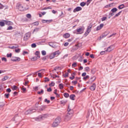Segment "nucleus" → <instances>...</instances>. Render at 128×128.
Returning <instances> with one entry per match:
<instances>
[{"label":"nucleus","mask_w":128,"mask_h":128,"mask_svg":"<svg viewBox=\"0 0 128 128\" xmlns=\"http://www.w3.org/2000/svg\"><path fill=\"white\" fill-rule=\"evenodd\" d=\"M86 2H82L80 4V6H86Z\"/></svg>","instance_id":"nucleus-34"},{"label":"nucleus","mask_w":128,"mask_h":128,"mask_svg":"<svg viewBox=\"0 0 128 128\" xmlns=\"http://www.w3.org/2000/svg\"><path fill=\"white\" fill-rule=\"evenodd\" d=\"M124 8V4H122L118 6V8H119V10H122Z\"/></svg>","instance_id":"nucleus-21"},{"label":"nucleus","mask_w":128,"mask_h":128,"mask_svg":"<svg viewBox=\"0 0 128 128\" xmlns=\"http://www.w3.org/2000/svg\"><path fill=\"white\" fill-rule=\"evenodd\" d=\"M62 122V119L60 117L56 118L54 120V122L52 124V128H56L58 126V124H60Z\"/></svg>","instance_id":"nucleus-1"},{"label":"nucleus","mask_w":128,"mask_h":128,"mask_svg":"<svg viewBox=\"0 0 128 128\" xmlns=\"http://www.w3.org/2000/svg\"><path fill=\"white\" fill-rule=\"evenodd\" d=\"M64 98H68L70 96V94H68V93H64Z\"/></svg>","instance_id":"nucleus-27"},{"label":"nucleus","mask_w":128,"mask_h":128,"mask_svg":"<svg viewBox=\"0 0 128 128\" xmlns=\"http://www.w3.org/2000/svg\"><path fill=\"white\" fill-rule=\"evenodd\" d=\"M96 78V76H94L90 78V80L91 82H94Z\"/></svg>","instance_id":"nucleus-22"},{"label":"nucleus","mask_w":128,"mask_h":128,"mask_svg":"<svg viewBox=\"0 0 128 128\" xmlns=\"http://www.w3.org/2000/svg\"><path fill=\"white\" fill-rule=\"evenodd\" d=\"M111 12H118V8H114L111 10Z\"/></svg>","instance_id":"nucleus-25"},{"label":"nucleus","mask_w":128,"mask_h":128,"mask_svg":"<svg viewBox=\"0 0 128 128\" xmlns=\"http://www.w3.org/2000/svg\"><path fill=\"white\" fill-rule=\"evenodd\" d=\"M54 54V56H60V50L56 51L53 53Z\"/></svg>","instance_id":"nucleus-16"},{"label":"nucleus","mask_w":128,"mask_h":128,"mask_svg":"<svg viewBox=\"0 0 128 128\" xmlns=\"http://www.w3.org/2000/svg\"><path fill=\"white\" fill-rule=\"evenodd\" d=\"M26 16L28 18H32V15L30 14H26Z\"/></svg>","instance_id":"nucleus-46"},{"label":"nucleus","mask_w":128,"mask_h":128,"mask_svg":"<svg viewBox=\"0 0 128 128\" xmlns=\"http://www.w3.org/2000/svg\"><path fill=\"white\" fill-rule=\"evenodd\" d=\"M96 85L94 83L92 85L90 88V90L94 92L96 90Z\"/></svg>","instance_id":"nucleus-9"},{"label":"nucleus","mask_w":128,"mask_h":128,"mask_svg":"<svg viewBox=\"0 0 128 128\" xmlns=\"http://www.w3.org/2000/svg\"><path fill=\"white\" fill-rule=\"evenodd\" d=\"M76 66H77L76 62H74V63H73L72 64V66L73 68H76Z\"/></svg>","instance_id":"nucleus-50"},{"label":"nucleus","mask_w":128,"mask_h":128,"mask_svg":"<svg viewBox=\"0 0 128 128\" xmlns=\"http://www.w3.org/2000/svg\"><path fill=\"white\" fill-rule=\"evenodd\" d=\"M2 62H6V58L3 57L2 58Z\"/></svg>","instance_id":"nucleus-59"},{"label":"nucleus","mask_w":128,"mask_h":128,"mask_svg":"<svg viewBox=\"0 0 128 128\" xmlns=\"http://www.w3.org/2000/svg\"><path fill=\"white\" fill-rule=\"evenodd\" d=\"M106 17H102V18H101V20L102 22H104V20H106Z\"/></svg>","instance_id":"nucleus-51"},{"label":"nucleus","mask_w":128,"mask_h":128,"mask_svg":"<svg viewBox=\"0 0 128 128\" xmlns=\"http://www.w3.org/2000/svg\"><path fill=\"white\" fill-rule=\"evenodd\" d=\"M34 26H38V22H34Z\"/></svg>","instance_id":"nucleus-64"},{"label":"nucleus","mask_w":128,"mask_h":128,"mask_svg":"<svg viewBox=\"0 0 128 128\" xmlns=\"http://www.w3.org/2000/svg\"><path fill=\"white\" fill-rule=\"evenodd\" d=\"M4 8V6L0 3V10H2Z\"/></svg>","instance_id":"nucleus-49"},{"label":"nucleus","mask_w":128,"mask_h":128,"mask_svg":"<svg viewBox=\"0 0 128 128\" xmlns=\"http://www.w3.org/2000/svg\"><path fill=\"white\" fill-rule=\"evenodd\" d=\"M92 2V0H88L86 2V6H89Z\"/></svg>","instance_id":"nucleus-37"},{"label":"nucleus","mask_w":128,"mask_h":128,"mask_svg":"<svg viewBox=\"0 0 128 128\" xmlns=\"http://www.w3.org/2000/svg\"><path fill=\"white\" fill-rule=\"evenodd\" d=\"M38 30H40V28H36L34 30L32 33L34 34V32H38Z\"/></svg>","instance_id":"nucleus-28"},{"label":"nucleus","mask_w":128,"mask_h":128,"mask_svg":"<svg viewBox=\"0 0 128 128\" xmlns=\"http://www.w3.org/2000/svg\"><path fill=\"white\" fill-rule=\"evenodd\" d=\"M44 92V90L42 89L40 92H38V94H43Z\"/></svg>","instance_id":"nucleus-36"},{"label":"nucleus","mask_w":128,"mask_h":128,"mask_svg":"<svg viewBox=\"0 0 128 128\" xmlns=\"http://www.w3.org/2000/svg\"><path fill=\"white\" fill-rule=\"evenodd\" d=\"M36 56H36L40 58V52L38 51H36L35 52Z\"/></svg>","instance_id":"nucleus-23"},{"label":"nucleus","mask_w":128,"mask_h":128,"mask_svg":"<svg viewBox=\"0 0 128 128\" xmlns=\"http://www.w3.org/2000/svg\"><path fill=\"white\" fill-rule=\"evenodd\" d=\"M16 52L18 53L20 52V49L18 48V49H16L15 50Z\"/></svg>","instance_id":"nucleus-55"},{"label":"nucleus","mask_w":128,"mask_h":128,"mask_svg":"<svg viewBox=\"0 0 128 128\" xmlns=\"http://www.w3.org/2000/svg\"><path fill=\"white\" fill-rule=\"evenodd\" d=\"M54 84H56L54 82H52L50 84H49V86H54Z\"/></svg>","instance_id":"nucleus-38"},{"label":"nucleus","mask_w":128,"mask_h":128,"mask_svg":"<svg viewBox=\"0 0 128 128\" xmlns=\"http://www.w3.org/2000/svg\"><path fill=\"white\" fill-rule=\"evenodd\" d=\"M28 54V52L26 51H23V53H22L23 56H26V54Z\"/></svg>","instance_id":"nucleus-53"},{"label":"nucleus","mask_w":128,"mask_h":128,"mask_svg":"<svg viewBox=\"0 0 128 128\" xmlns=\"http://www.w3.org/2000/svg\"><path fill=\"white\" fill-rule=\"evenodd\" d=\"M91 74H96V70L94 68L92 69Z\"/></svg>","instance_id":"nucleus-45"},{"label":"nucleus","mask_w":128,"mask_h":128,"mask_svg":"<svg viewBox=\"0 0 128 128\" xmlns=\"http://www.w3.org/2000/svg\"><path fill=\"white\" fill-rule=\"evenodd\" d=\"M16 8H17V10H20L21 12L22 10H25L24 7V6L20 3L17 4L16 6Z\"/></svg>","instance_id":"nucleus-4"},{"label":"nucleus","mask_w":128,"mask_h":128,"mask_svg":"<svg viewBox=\"0 0 128 128\" xmlns=\"http://www.w3.org/2000/svg\"><path fill=\"white\" fill-rule=\"evenodd\" d=\"M104 24H100V25L99 26H98L96 28V30H102V28H104Z\"/></svg>","instance_id":"nucleus-11"},{"label":"nucleus","mask_w":128,"mask_h":128,"mask_svg":"<svg viewBox=\"0 0 128 128\" xmlns=\"http://www.w3.org/2000/svg\"><path fill=\"white\" fill-rule=\"evenodd\" d=\"M18 88V86H12V90H16Z\"/></svg>","instance_id":"nucleus-35"},{"label":"nucleus","mask_w":128,"mask_h":128,"mask_svg":"<svg viewBox=\"0 0 128 128\" xmlns=\"http://www.w3.org/2000/svg\"><path fill=\"white\" fill-rule=\"evenodd\" d=\"M87 78H90V76L88 75L86 76L85 77L83 78V80H87Z\"/></svg>","instance_id":"nucleus-43"},{"label":"nucleus","mask_w":128,"mask_h":128,"mask_svg":"<svg viewBox=\"0 0 128 128\" xmlns=\"http://www.w3.org/2000/svg\"><path fill=\"white\" fill-rule=\"evenodd\" d=\"M31 47L32 48H36V43H33L31 44Z\"/></svg>","instance_id":"nucleus-29"},{"label":"nucleus","mask_w":128,"mask_h":128,"mask_svg":"<svg viewBox=\"0 0 128 128\" xmlns=\"http://www.w3.org/2000/svg\"><path fill=\"white\" fill-rule=\"evenodd\" d=\"M30 38V33L28 32L25 34V36L24 38V40L26 41L28 40V38Z\"/></svg>","instance_id":"nucleus-5"},{"label":"nucleus","mask_w":128,"mask_h":128,"mask_svg":"<svg viewBox=\"0 0 128 128\" xmlns=\"http://www.w3.org/2000/svg\"><path fill=\"white\" fill-rule=\"evenodd\" d=\"M44 102H46V104H50V100H48V98H46L44 100Z\"/></svg>","instance_id":"nucleus-44"},{"label":"nucleus","mask_w":128,"mask_h":128,"mask_svg":"<svg viewBox=\"0 0 128 128\" xmlns=\"http://www.w3.org/2000/svg\"><path fill=\"white\" fill-rule=\"evenodd\" d=\"M47 92H52V88H48L47 89Z\"/></svg>","instance_id":"nucleus-61"},{"label":"nucleus","mask_w":128,"mask_h":128,"mask_svg":"<svg viewBox=\"0 0 128 128\" xmlns=\"http://www.w3.org/2000/svg\"><path fill=\"white\" fill-rule=\"evenodd\" d=\"M66 102H68V101L64 100H62L60 102V104L62 106H64Z\"/></svg>","instance_id":"nucleus-19"},{"label":"nucleus","mask_w":128,"mask_h":128,"mask_svg":"<svg viewBox=\"0 0 128 128\" xmlns=\"http://www.w3.org/2000/svg\"><path fill=\"white\" fill-rule=\"evenodd\" d=\"M84 27H80L79 28L76 30V32H78L76 34H84Z\"/></svg>","instance_id":"nucleus-3"},{"label":"nucleus","mask_w":128,"mask_h":128,"mask_svg":"<svg viewBox=\"0 0 128 128\" xmlns=\"http://www.w3.org/2000/svg\"><path fill=\"white\" fill-rule=\"evenodd\" d=\"M34 110H27L25 114H32V112H34Z\"/></svg>","instance_id":"nucleus-15"},{"label":"nucleus","mask_w":128,"mask_h":128,"mask_svg":"<svg viewBox=\"0 0 128 128\" xmlns=\"http://www.w3.org/2000/svg\"><path fill=\"white\" fill-rule=\"evenodd\" d=\"M4 96L6 98H8V96H10V94H5Z\"/></svg>","instance_id":"nucleus-47"},{"label":"nucleus","mask_w":128,"mask_h":128,"mask_svg":"<svg viewBox=\"0 0 128 128\" xmlns=\"http://www.w3.org/2000/svg\"><path fill=\"white\" fill-rule=\"evenodd\" d=\"M90 58H94V54H90Z\"/></svg>","instance_id":"nucleus-62"},{"label":"nucleus","mask_w":128,"mask_h":128,"mask_svg":"<svg viewBox=\"0 0 128 128\" xmlns=\"http://www.w3.org/2000/svg\"><path fill=\"white\" fill-rule=\"evenodd\" d=\"M70 34L68 33H66L65 34H64V38H70Z\"/></svg>","instance_id":"nucleus-20"},{"label":"nucleus","mask_w":128,"mask_h":128,"mask_svg":"<svg viewBox=\"0 0 128 128\" xmlns=\"http://www.w3.org/2000/svg\"><path fill=\"white\" fill-rule=\"evenodd\" d=\"M82 7L80 6H77L76 8H75L73 12H80V10H82Z\"/></svg>","instance_id":"nucleus-10"},{"label":"nucleus","mask_w":128,"mask_h":128,"mask_svg":"<svg viewBox=\"0 0 128 128\" xmlns=\"http://www.w3.org/2000/svg\"><path fill=\"white\" fill-rule=\"evenodd\" d=\"M44 82H50V78H48V77L44 78Z\"/></svg>","instance_id":"nucleus-39"},{"label":"nucleus","mask_w":128,"mask_h":128,"mask_svg":"<svg viewBox=\"0 0 128 128\" xmlns=\"http://www.w3.org/2000/svg\"><path fill=\"white\" fill-rule=\"evenodd\" d=\"M3 22H4L6 26H12L14 24V23H12V22L10 20H4Z\"/></svg>","instance_id":"nucleus-6"},{"label":"nucleus","mask_w":128,"mask_h":128,"mask_svg":"<svg viewBox=\"0 0 128 128\" xmlns=\"http://www.w3.org/2000/svg\"><path fill=\"white\" fill-rule=\"evenodd\" d=\"M42 54L43 56H46V50H42Z\"/></svg>","instance_id":"nucleus-41"},{"label":"nucleus","mask_w":128,"mask_h":128,"mask_svg":"<svg viewBox=\"0 0 128 128\" xmlns=\"http://www.w3.org/2000/svg\"><path fill=\"white\" fill-rule=\"evenodd\" d=\"M54 94L56 95V96L57 98H60V95L58 94L56 92H54Z\"/></svg>","instance_id":"nucleus-58"},{"label":"nucleus","mask_w":128,"mask_h":128,"mask_svg":"<svg viewBox=\"0 0 128 128\" xmlns=\"http://www.w3.org/2000/svg\"><path fill=\"white\" fill-rule=\"evenodd\" d=\"M12 53L8 54H6L7 58H12Z\"/></svg>","instance_id":"nucleus-42"},{"label":"nucleus","mask_w":128,"mask_h":128,"mask_svg":"<svg viewBox=\"0 0 128 128\" xmlns=\"http://www.w3.org/2000/svg\"><path fill=\"white\" fill-rule=\"evenodd\" d=\"M59 88H60V90H62V88H64V84H59Z\"/></svg>","instance_id":"nucleus-31"},{"label":"nucleus","mask_w":128,"mask_h":128,"mask_svg":"<svg viewBox=\"0 0 128 128\" xmlns=\"http://www.w3.org/2000/svg\"><path fill=\"white\" fill-rule=\"evenodd\" d=\"M110 6H112V4H109L108 5H106L104 8H110Z\"/></svg>","instance_id":"nucleus-52"},{"label":"nucleus","mask_w":128,"mask_h":128,"mask_svg":"<svg viewBox=\"0 0 128 128\" xmlns=\"http://www.w3.org/2000/svg\"><path fill=\"white\" fill-rule=\"evenodd\" d=\"M6 91L7 92H12V90H10V88H8L6 90Z\"/></svg>","instance_id":"nucleus-57"},{"label":"nucleus","mask_w":128,"mask_h":128,"mask_svg":"<svg viewBox=\"0 0 128 128\" xmlns=\"http://www.w3.org/2000/svg\"><path fill=\"white\" fill-rule=\"evenodd\" d=\"M64 76V78H68V72H66Z\"/></svg>","instance_id":"nucleus-54"},{"label":"nucleus","mask_w":128,"mask_h":128,"mask_svg":"<svg viewBox=\"0 0 128 128\" xmlns=\"http://www.w3.org/2000/svg\"><path fill=\"white\" fill-rule=\"evenodd\" d=\"M92 25H90L89 26H88L86 29V31L88 32H90L92 30Z\"/></svg>","instance_id":"nucleus-17"},{"label":"nucleus","mask_w":128,"mask_h":128,"mask_svg":"<svg viewBox=\"0 0 128 128\" xmlns=\"http://www.w3.org/2000/svg\"><path fill=\"white\" fill-rule=\"evenodd\" d=\"M46 118V114L40 115L35 118V120H36V122H40V120H44V118Z\"/></svg>","instance_id":"nucleus-2"},{"label":"nucleus","mask_w":128,"mask_h":128,"mask_svg":"<svg viewBox=\"0 0 128 128\" xmlns=\"http://www.w3.org/2000/svg\"><path fill=\"white\" fill-rule=\"evenodd\" d=\"M5 24H6V23H4V22H0V26H4Z\"/></svg>","instance_id":"nucleus-32"},{"label":"nucleus","mask_w":128,"mask_h":128,"mask_svg":"<svg viewBox=\"0 0 128 128\" xmlns=\"http://www.w3.org/2000/svg\"><path fill=\"white\" fill-rule=\"evenodd\" d=\"M70 110H70V106H68V114H69V116H70V114H72V113L70 112Z\"/></svg>","instance_id":"nucleus-26"},{"label":"nucleus","mask_w":128,"mask_h":128,"mask_svg":"<svg viewBox=\"0 0 128 128\" xmlns=\"http://www.w3.org/2000/svg\"><path fill=\"white\" fill-rule=\"evenodd\" d=\"M70 114H68L66 116V117H65V120H66V121H68V120H70V118H72V115H70V116H68Z\"/></svg>","instance_id":"nucleus-12"},{"label":"nucleus","mask_w":128,"mask_h":128,"mask_svg":"<svg viewBox=\"0 0 128 128\" xmlns=\"http://www.w3.org/2000/svg\"><path fill=\"white\" fill-rule=\"evenodd\" d=\"M12 62H20V57L12 56L11 58Z\"/></svg>","instance_id":"nucleus-7"},{"label":"nucleus","mask_w":128,"mask_h":128,"mask_svg":"<svg viewBox=\"0 0 128 128\" xmlns=\"http://www.w3.org/2000/svg\"><path fill=\"white\" fill-rule=\"evenodd\" d=\"M90 34V32H88V31H86L85 33H84V36H88V34Z\"/></svg>","instance_id":"nucleus-63"},{"label":"nucleus","mask_w":128,"mask_h":128,"mask_svg":"<svg viewBox=\"0 0 128 128\" xmlns=\"http://www.w3.org/2000/svg\"><path fill=\"white\" fill-rule=\"evenodd\" d=\"M84 70H86V72H90V67L88 66L84 68Z\"/></svg>","instance_id":"nucleus-48"},{"label":"nucleus","mask_w":128,"mask_h":128,"mask_svg":"<svg viewBox=\"0 0 128 128\" xmlns=\"http://www.w3.org/2000/svg\"><path fill=\"white\" fill-rule=\"evenodd\" d=\"M54 56H54V53L53 54L52 53L50 54V60H52V58H54Z\"/></svg>","instance_id":"nucleus-24"},{"label":"nucleus","mask_w":128,"mask_h":128,"mask_svg":"<svg viewBox=\"0 0 128 128\" xmlns=\"http://www.w3.org/2000/svg\"><path fill=\"white\" fill-rule=\"evenodd\" d=\"M8 78V76H5L3 78H2V82H4V80H6Z\"/></svg>","instance_id":"nucleus-33"},{"label":"nucleus","mask_w":128,"mask_h":128,"mask_svg":"<svg viewBox=\"0 0 128 128\" xmlns=\"http://www.w3.org/2000/svg\"><path fill=\"white\" fill-rule=\"evenodd\" d=\"M108 34V33H107L106 32H104L102 36H100V38H106Z\"/></svg>","instance_id":"nucleus-14"},{"label":"nucleus","mask_w":128,"mask_h":128,"mask_svg":"<svg viewBox=\"0 0 128 128\" xmlns=\"http://www.w3.org/2000/svg\"><path fill=\"white\" fill-rule=\"evenodd\" d=\"M38 56H34L32 58V60H38Z\"/></svg>","instance_id":"nucleus-56"},{"label":"nucleus","mask_w":128,"mask_h":128,"mask_svg":"<svg viewBox=\"0 0 128 128\" xmlns=\"http://www.w3.org/2000/svg\"><path fill=\"white\" fill-rule=\"evenodd\" d=\"M42 22L43 24H46V22L50 24V22H52V20H42Z\"/></svg>","instance_id":"nucleus-13"},{"label":"nucleus","mask_w":128,"mask_h":128,"mask_svg":"<svg viewBox=\"0 0 128 128\" xmlns=\"http://www.w3.org/2000/svg\"><path fill=\"white\" fill-rule=\"evenodd\" d=\"M14 28L12 26H10L9 27H8L6 29L7 30H12Z\"/></svg>","instance_id":"nucleus-40"},{"label":"nucleus","mask_w":128,"mask_h":128,"mask_svg":"<svg viewBox=\"0 0 128 128\" xmlns=\"http://www.w3.org/2000/svg\"><path fill=\"white\" fill-rule=\"evenodd\" d=\"M120 14H122V11H120L119 12L116 14L114 18H116V17L118 16H120Z\"/></svg>","instance_id":"nucleus-30"},{"label":"nucleus","mask_w":128,"mask_h":128,"mask_svg":"<svg viewBox=\"0 0 128 128\" xmlns=\"http://www.w3.org/2000/svg\"><path fill=\"white\" fill-rule=\"evenodd\" d=\"M60 68V66H56L54 68V70H58V68Z\"/></svg>","instance_id":"nucleus-60"},{"label":"nucleus","mask_w":128,"mask_h":128,"mask_svg":"<svg viewBox=\"0 0 128 128\" xmlns=\"http://www.w3.org/2000/svg\"><path fill=\"white\" fill-rule=\"evenodd\" d=\"M114 50V45H110L109 46L107 49L105 50V52H112Z\"/></svg>","instance_id":"nucleus-8"},{"label":"nucleus","mask_w":128,"mask_h":128,"mask_svg":"<svg viewBox=\"0 0 128 128\" xmlns=\"http://www.w3.org/2000/svg\"><path fill=\"white\" fill-rule=\"evenodd\" d=\"M74 98H76V95L74 94H72L70 96V100H74Z\"/></svg>","instance_id":"nucleus-18"}]
</instances>
